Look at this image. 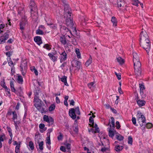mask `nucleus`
<instances>
[{"mask_svg": "<svg viewBox=\"0 0 153 153\" xmlns=\"http://www.w3.org/2000/svg\"><path fill=\"white\" fill-rule=\"evenodd\" d=\"M140 45L146 50L147 53L149 52L151 48V43L149 40L140 42Z\"/></svg>", "mask_w": 153, "mask_h": 153, "instance_id": "6", "label": "nucleus"}, {"mask_svg": "<svg viewBox=\"0 0 153 153\" xmlns=\"http://www.w3.org/2000/svg\"><path fill=\"white\" fill-rule=\"evenodd\" d=\"M37 88H36V90L35 91V95L36 96H37L39 94V92H37V90L39 92H40L39 89L38 88V87H36Z\"/></svg>", "mask_w": 153, "mask_h": 153, "instance_id": "43", "label": "nucleus"}, {"mask_svg": "<svg viewBox=\"0 0 153 153\" xmlns=\"http://www.w3.org/2000/svg\"><path fill=\"white\" fill-rule=\"evenodd\" d=\"M139 3H140V2L138 0H134L133 1V4L137 6H138V4Z\"/></svg>", "mask_w": 153, "mask_h": 153, "instance_id": "47", "label": "nucleus"}, {"mask_svg": "<svg viewBox=\"0 0 153 153\" xmlns=\"http://www.w3.org/2000/svg\"><path fill=\"white\" fill-rule=\"evenodd\" d=\"M139 87L140 91V92L141 93V92L143 93V92H141V91H143L145 89L144 85L142 84H139Z\"/></svg>", "mask_w": 153, "mask_h": 153, "instance_id": "48", "label": "nucleus"}, {"mask_svg": "<svg viewBox=\"0 0 153 153\" xmlns=\"http://www.w3.org/2000/svg\"><path fill=\"white\" fill-rule=\"evenodd\" d=\"M65 145L66 146V148L68 149H71V145L70 144L67 143L65 144Z\"/></svg>", "mask_w": 153, "mask_h": 153, "instance_id": "57", "label": "nucleus"}, {"mask_svg": "<svg viewBox=\"0 0 153 153\" xmlns=\"http://www.w3.org/2000/svg\"><path fill=\"white\" fill-rule=\"evenodd\" d=\"M75 52L76 54L77 57L78 58H81V55L79 50L78 48H76L75 49Z\"/></svg>", "mask_w": 153, "mask_h": 153, "instance_id": "36", "label": "nucleus"}, {"mask_svg": "<svg viewBox=\"0 0 153 153\" xmlns=\"http://www.w3.org/2000/svg\"><path fill=\"white\" fill-rule=\"evenodd\" d=\"M67 76H64L62 78H61L60 79L62 82L64 83V84L65 85L68 86V84L67 82Z\"/></svg>", "mask_w": 153, "mask_h": 153, "instance_id": "25", "label": "nucleus"}, {"mask_svg": "<svg viewBox=\"0 0 153 153\" xmlns=\"http://www.w3.org/2000/svg\"><path fill=\"white\" fill-rule=\"evenodd\" d=\"M108 148L107 147H103L101 148V150L102 152H104L108 151Z\"/></svg>", "mask_w": 153, "mask_h": 153, "instance_id": "45", "label": "nucleus"}, {"mask_svg": "<svg viewBox=\"0 0 153 153\" xmlns=\"http://www.w3.org/2000/svg\"><path fill=\"white\" fill-rule=\"evenodd\" d=\"M50 27L51 28H52L53 29H55L56 28V25L54 24H50L49 25Z\"/></svg>", "mask_w": 153, "mask_h": 153, "instance_id": "55", "label": "nucleus"}, {"mask_svg": "<svg viewBox=\"0 0 153 153\" xmlns=\"http://www.w3.org/2000/svg\"><path fill=\"white\" fill-rule=\"evenodd\" d=\"M95 116L93 113L92 114V116L90 117L89 119V122L90 123L89 124L90 126L93 125L94 124V118L95 117Z\"/></svg>", "mask_w": 153, "mask_h": 153, "instance_id": "21", "label": "nucleus"}, {"mask_svg": "<svg viewBox=\"0 0 153 153\" xmlns=\"http://www.w3.org/2000/svg\"><path fill=\"white\" fill-rule=\"evenodd\" d=\"M39 149L41 150L43 149V141H41L39 143Z\"/></svg>", "mask_w": 153, "mask_h": 153, "instance_id": "40", "label": "nucleus"}, {"mask_svg": "<svg viewBox=\"0 0 153 153\" xmlns=\"http://www.w3.org/2000/svg\"><path fill=\"white\" fill-rule=\"evenodd\" d=\"M34 99V105L35 107L42 113L45 112L46 110L44 108L45 106L42 101L37 98H35Z\"/></svg>", "mask_w": 153, "mask_h": 153, "instance_id": "3", "label": "nucleus"}, {"mask_svg": "<svg viewBox=\"0 0 153 153\" xmlns=\"http://www.w3.org/2000/svg\"><path fill=\"white\" fill-rule=\"evenodd\" d=\"M124 3V0H117V4L118 6L121 7Z\"/></svg>", "mask_w": 153, "mask_h": 153, "instance_id": "32", "label": "nucleus"}, {"mask_svg": "<svg viewBox=\"0 0 153 153\" xmlns=\"http://www.w3.org/2000/svg\"><path fill=\"white\" fill-rule=\"evenodd\" d=\"M111 124L112 126H111V128H115V123H114V120L113 117H111Z\"/></svg>", "mask_w": 153, "mask_h": 153, "instance_id": "39", "label": "nucleus"}, {"mask_svg": "<svg viewBox=\"0 0 153 153\" xmlns=\"http://www.w3.org/2000/svg\"><path fill=\"white\" fill-rule=\"evenodd\" d=\"M123 149V146L117 145L115 146V149L117 152H120Z\"/></svg>", "mask_w": 153, "mask_h": 153, "instance_id": "27", "label": "nucleus"}, {"mask_svg": "<svg viewBox=\"0 0 153 153\" xmlns=\"http://www.w3.org/2000/svg\"><path fill=\"white\" fill-rule=\"evenodd\" d=\"M7 129L8 132L10 133V137L12 136V130L10 127H7Z\"/></svg>", "mask_w": 153, "mask_h": 153, "instance_id": "46", "label": "nucleus"}, {"mask_svg": "<svg viewBox=\"0 0 153 153\" xmlns=\"http://www.w3.org/2000/svg\"><path fill=\"white\" fill-rule=\"evenodd\" d=\"M116 138L119 140L121 141L123 139V137L118 134H116Z\"/></svg>", "mask_w": 153, "mask_h": 153, "instance_id": "34", "label": "nucleus"}, {"mask_svg": "<svg viewBox=\"0 0 153 153\" xmlns=\"http://www.w3.org/2000/svg\"><path fill=\"white\" fill-rule=\"evenodd\" d=\"M34 40L39 45H40L42 43V40L40 37L36 36L34 37Z\"/></svg>", "mask_w": 153, "mask_h": 153, "instance_id": "17", "label": "nucleus"}, {"mask_svg": "<svg viewBox=\"0 0 153 153\" xmlns=\"http://www.w3.org/2000/svg\"><path fill=\"white\" fill-rule=\"evenodd\" d=\"M152 126V125L150 123H149L146 124V127L148 128H151Z\"/></svg>", "mask_w": 153, "mask_h": 153, "instance_id": "50", "label": "nucleus"}, {"mask_svg": "<svg viewBox=\"0 0 153 153\" xmlns=\"http://www.w3.org/2000/svg\"><path fill=\"white\" fill-rule=\"evenodd\" d=\"M128 143L129 144H130L131 145L132 144V137L131 136H129L128 137Z\"/></svg>", "mask_w": 153, "mask_h": 153, "instance_id": "42", "label": "nucleus"}, {"mask_svg": "<svg viewBox=\"0 0 153 153\" xmlns=\"http://www.w3.org/2000/svg\"><path fill=\"white\" fill-rule=\"evenodd\" d=\"M92 62V58L91 56H90L88 59L86 61L85 63V65L88 67L90 65Z\"/></svg>", "mask_w": 153, "mask_h": 153, "instance_id": "24", "label": "nucleus"}, {"mask_svg": "<svg viewBox=\"0 0 153 153\" xmlns=\"http://www.w3.org/2000/svg\"><path fill=\"white\" fill-rule=\"evenodd\" d=\"M13 117L12 119H13L14 122V125L15 126L16 128V129L17 127V124L18 123V122L16 121V120L17 119V115L15 111H13Z\"/></svg>", "mask_w": 153, "mask_h": 153, "instance_id": "13", "label": "nucleus"}, {"mask_svg": "<svg viewBox=\"0 0 153 153\" xmlns=\"http://www.w3.org/2000/svg\"><path fill=\"white\" fill-rule=\"evenodd\" d=\"M60 31L61 33L63 35H64L67 32H68V31L70 32V30L64 26H62L61 28Z\"/></svg>", "mask_w": 153, "mask_h": 153, "instance_id": "16", "label": "nucleus"}, {"mask_svg": "<svg viewBox=\"0 0 153 153\" xmlns=\"http://www.w3.org/2000/svg\"><path fill=\"white\" fill-rule=\"evenodd\" d=\"M5 25L4 24H1L0 25V29L1 30H3L5 27Z\"/></svg>", "mask_w": 153, "mask_h": 153, "instance_id": "61", "label": "nucleus"}, {"mask_svg": "<svg viewBox=\"0 0 153 153\" xmlns=\"http://www.w3.org/2000/svg\"><path fill=\"white\" fill-rule=\"evenodd\" d=\"M54 123V120L51 117H48V126H52Z\"/></svg>", "mask_w": 153, "mask_h": 153, "instance_id": "29", "label": "nucleus"}, {"mask_svg": "<svg viewBox=\"0 0 153 153\" xmlns=\"http://www.w3.org/2000/svg\"><path fill=\"white\" fill-rule=\"evenodd\" d=\"M9 37L8 34L7 33H5L3 36H1L0 38V44L2 43L3 42H4L5 40L8 38Z\"/></svg>", "mask_w": 153, "mask_h": 153, "instance_id": "14", "label": "nucleus"}, {"mask_svg": "<svg viewBox=\"0 0 153 153\" xmlns=\"http://www.w3.org/2000/svg\"><path fill=\"white\" fill-rule=\"evenodd\" d=\"M140 42L149 39L148 35L145 31H142L140 35Z\"/></svg>", "mask_w": 153, "mask_h": 153, "instance_id": "8", "label": "nucleus"}, {"mask_svg": "<svg viewBox=\"0 0 153 153\" xmlns=\"http://www.w3.org/2000/svg\"><path fill=\"white\" fill-rule=\"evenodd\" d=\"M137 121L140 125L142 127L145 125V118L140 111H138L137 115Z\"/></svg>", "mask_w": 153, "mask_h": 153, "instance_id": "5", "label": "nucleus"}, {"mask_svg": "<svg viewBox=\"0 0 153 153\" xmlns=\"http://www.w3.org/2000/svg\"><path fill=\"white\" fill-rule=\"evenodd\" d=\"M43 120L45 121L48 122V116L45 115L43 117Z\"/></svg>", "mask_w": 153, "mask_h": 153, "instance_id": "59", "label": "nucleus"}, {"mask_svg": "<svg viewBox=\"0 0 153 153\" xmlns=\"http://www.w3.org/2000/svg\"><path fill=\"white\" fill-rule=\"evenodd\" d=\"M60 41L61 43L64 45H65L67 43L64 35H63L62 36L60 37Z\"/></svg>", "mask_w": 153, "mask_h": 153, "instance_id": "23", "label": "nucleus"}, {"mask_svg": "<svg viewBox=\"0 0 153 153\" xmlns=\"http://www.w3.org/2000/svg\"><path fill=\"white\" fill-rule=\"evenodd\" d=\"M60 149L61 151L64 152H65L66 151L65 147L62 146L60 147Z\"/></svg>", "mask_w": 153, "mask_h": 153, "instance_id": "53", "label": "nucleus"}, {"mask_svg": "<svg viewBox=\"0 0 153 153\" xmlns=\"http://www.w3.org/2000/svg\"><path fill=\"white\" fill-rule=\"evenodd\" d=\"M117 62L120 64H122L124 62V60L120 57H118L117 58Z\"/></svg>", "mask_w": 153, "mask_h": 153, "instance_id": "28", "label": "nucleus"}, {"mask_svg": "<svg viewBox=\"0 0 153 153\" xmlns=\"http://www.w3.org/2000/svg\"><path fill=\"white\" fill-rule=\"evenodd\" d=\"M20 143L18 145H17L16 147L15 152L16 153H20Z\"/></svg>", "mask_w": 153, "mask_h": 153, "instance_id": "38", "label": "nucleus"}, {"mask_svg": "<svg viewBox=\"0 0 153 153\" xmlns=\"http://www.w3.org/2000/svg\"><path fill=\"white\" fill-rule=\"evenodd\" d=\"M5 137V135L3 134L2 135H0V142H2L4 141V138Z\"/></svg>", "mask_w": 153, "mask_h": 153, "instance_id": "51", "label": "nucleus"}, {"mask_svg": "<svg viewBox=\"0 0 153 153\" xmlns=\"http://www.w3.org/2000/svg\"><path fill=\"white\" fill-rule=\"evenodd\" d=\"M18 82L20 84L22 83L23 79L22 77L21 76H18L17 78Z\"/></svg>", "mask_w": 153, "mask_h": 153, "instance_id": "35", "label": "nucleus"}, {"mask_svg": "<svg viewBox=\"0 0 153 153\" xmlns=\"http://www.w3.org/2000/svg\"><path fill=\"white\" fill-rule=\"evenodd\" d=\"M94 83L93 82H91L88 84V86L89 88H91L93 86Z\"/></svg>", "mask_w": 153, "mask_h": 153, "instance_id": "58", "label": "nucleus"}, {"mask_svg": "<svg viewBox=\"0 0 153 153\" xmlns=\"http://www.w3.org/2000/svg\"><path fill=\"white\" fill-rule=\"evenodd\" d=\"M76 114L79 115L80 114L79 107H76L75 109L71 108L69 112V116L73 119H75L76 118Z\"/></svg>", "mask_w": 153, "mask_h": 153, "instance_id": "4", "label": "nucleus"}, {"mask_svg": "<svg viewBox=\"0 0 153 153\" xmlns=\"http://www.w3.org/2000/svg\"><path fill=\"white\" fill-rule=\"evenodd\" d=\"M39 131L41 133L47 130V128L45 127L44 124L41 123L39 125Z\"/></svg>", "mask_w": 153, "mask_h": 153, "instance_id": "19", "label": "nucleus"}, {"mask_svg": "<svg viewBox=\"0 0 153 153\" xmlns=\"http://www.w3.org/2000/svg\"><path fill=\"white\" fill-rule=\"evenodd\" d=\"M63 138L62 135L61 134H60V135L58 137V140H61Z\"/></svg>", "mask_w": 153, "mask_h": 153, "instance_id": "62", "label": "nucleus"}, {"mask_svg": "<svg viewBox=\"0 0 153 153\" xmlns=\"http://www.w3.org/2000/svg\"><path fill=\"white\" fill-rule=\"evenodd\" d=\"M29 146L31 150H33L34 148L33 143L32 141H30L29 143Z\"/></svg>", "mask_w": 153, "mask_h": 153, "instance_id": "41", "label": "nucleus"}, {"mask_svg": "<svg viewBox=\"0 0 153 153\" xmlns=\"http://www.w3.org/2000/svg\"><path fill=\"white\" fill-rule=\"evenodd\" d=\"M43 31L42 30H41L38 28L36 31V33L37 35H42L43 34Z\"/></svg>", "mask_w": 153, "mask_h": 153, "instance_id": "37", "label": "nucleus"}, {"mask_svg": "<svg viewBox=\"0 0 153 153\" xmlns=\"http://www.w3.org/2000/svg\"><path fill=\"white\" fill-rule=\"evenodd\" d=\"M134 68V73L137 77L141 75V64L139 58L136 52L133 53Z\"/></svg>", "mask_w": 153, "mask_h": 153, "instance_id": "2", "label": "nucleus"}, {"mask_svg": "<svg viewBox=\"0 0 153 153\" xmlns=\"http://www.w3.org/2000/svg\"><path fill=\"white\" fill-rule=\"evenodd\" d=\"M39 28L41 30H42L43 31L45 29V27L44 26L42 25L40 26L39 27Z\"/></svg>", "mask_w": 153, "mask_h": 153, "instance_id": "64", "label": "nucleus"}, {"mask_svg": "<svg viewBox=\"0 0 153 153\" xmlns=\"http://www.w3.org/2000/svg\"><path fill=\"white\" fill-rule=\"evenodd\" d=\"M132 121L133 123V124L135 125H136V119L134 117H133L132 119Z\"/></svg>", "mask_w": 153, "mask_h": 153, "instance_id": "52", "label": "nucleus"}, {"mask_svg": "<svg viewBox=\"0 0 153 153\" xmlns=\"http://www.w3.org/2000/svg\"><path fill=\"white\" fill-rule=\"evenodd\" d=\"M90 126L92 127V128L89 130V132H91L92 133H94L99 132L100 129L97 124H95Z\"/></svg>", "mask_w": 153, "mask_h": 153, "instance_id": "10", "label": "nucleus"}, {"mask_svg": "<svg viewBox=\"0 0 153 153\" xmlns=\"http://www.w3.org/2000/svg\"><path fill=\"white\" fill-rule=\"evenodd\" d=\"M115 74L116 76L117 77L118 79L119 80H120L121 79V74L119 73H117L116 72H115Z\"/></svg>", "mask_w": 153, "mask_h": 153, "instance_id": "44", "label": "nucleus"}, {"mask_svg": "<svg viewBox=\"0 0 153 153\" xmlns=\"http://www.w3.org/2000/svg\"><path fill=\"white\" fill-rule=\"evenodd\" d=\"M56 106L54 104H52L48 108V110L50 111H53L55 108Z\"/></svg>", "mask_w": 153, "mask_h": 153, "instance_id": "31", "label": "nucleus"}, {"mask_svg": "<svg viewBox=\"0 0 153 153\" xmlns=\"http://www.w3.org/2000/svg\"><path fill=\"white\" fill-rule=\"evenodd\" d=\"M111 22L113 23V26L116 27L117 26V21L115 17L113 16L112 17Z\"/></svg>", "mask_w": 153, "mask_h": 153, "instance_id": "22", "label": "nucleus"}, {"mask_svg": "<svg viewBox=\"0 0 153 153\" xmlns=\"http://www.w3.org/2000/svg\"><path fill=\"white\" fill-rule=\"evenodd\" d=\"M13 111H12L10 110H9L6 114L7 116L11 115L12 114H13Z\"/></svg>", "mask_w": 153, "mask_h": 153, "instance_id": "56", "label": "nucleus"}, {"mask_svg": "<svg viewBox=\"0 0 153 153\" xmlns=\"http://www.w3.org/2000/svg\"><path fill=\"white\" fill-rule=\"evenodd\" d=\"M30 5L32 7H36L34 1L33 0H31L30 1Z\"/></svg>", "mask_w": 153, "mask_h": 153, "instance_id": "49", "label": "nucleus"}, {"mask_svg": "<svg viewBox=\"0 0 153 153\" xmlns=\"http://www.w3.org/2000/svg\"><path fill=\"white\" fill-rule=\"evenodd\" d=\"M118 91L119 93L120 94H122L123 93V92L121 90V87H120V86L118 88Z\"/></svg>", "mask_w": 153, "mask_h": 153, "instance_id": "60", "label": "nucleus"}, {"mask_svg": "<svg viewBox=\"0 0 153 153\" xmlns=\"http://www.w3.org/2000/svg\"><path fill=\"white\" fill-rule=\"evenodd\" d=\"M80 62L74 60L72 62V66L78 70L80 68Z\"/></svg>", "mask_w": 153, "mask_h": 153, "instance_id": "12", "label": "nucleus"}, {"mask_svg": "<svg viewBox=\"0 0 153 153\" xmlns=\"http://www.w3.org/2000/svg\"><path fill=\"white\" fill-rule=\"evenodd\" d=\"M137 102L138 105L140 107L144 105L146 103V102L144 100L140 99L137 100Z\"/></svg>", "mask_w": 153, "mask_h": 153, "instance_id": "18", "label": "nucleus"}, {"mask_svg": "<svg viewBox=\"0 0 153 153\" xmlns=\"http://www.w3.org/2000/svg\"><path fill=\"white\" fill-rule=\"evenodd\" d=\"M20 67L22 74L24 76L27 69V62L26 60H23L21 63Z\"/></svg>", "mask_w": 153, "mask_h": 153, "instance_id": "7", "label": "nucleus"}, {"mask_svg": "<svg viewBox=\"0 0 153 153\" xmlns=\"http://www.w3.org/2000/svg\"><path fill=\"white\" fill-rule=\"evenodd\" d=\"M60 55V61L62 62L65 60L67 58V55L65 51H63L61 53Z\"/></svg>", "mask_w": 153, "mask_h": 153, "instance_id": "15", "label": "nucleus"}, {"mask_svg": "<svg viewBox=\"0 0 153 153\" xmlns=\"http://www.w3.org/2000/svg\"><path fill=\"white\" fill-rule=\"evenodd\" d=\"M64 18L65 19V23L68 27L71 28H74V24L71 16V10L68 6L65 5L64 7Z\"/></svg>", "mask_w": 153, "mask_h": 153, "instance_id": "1", "label": "nucleus"}, {"mask_svg": "<svg viewBox=\"0 0 153 153\" xmlns=\"http://www.w3.org/2000/svg\"><path fill=\"white\" fill-rule=\"evenodd\" d=\"M116 127L117 129H119L120 128V123L118 121H117L116 123Z\"/></svg>", "mask_w": 153, "mask_h": 153, "instance_id": "54", "label": "nucleus"}, {"mask_svg": "<svg viewBox=\"0 0 153 153\" xmlns=\"http://www.w3.org/2000/svg\"><path fill=\"white\" fill-rule=\"evenodd\" d=\"M56 103L57 104L59 103L60 102V100L59 98L57 97H56Z\"/></svg>", "mask_w": 153, "mask_h": 153, "instance_id": "63", "label": "nucleus"}, {"mask_svg": "<svg viewBox=\"0 0 153 153\" xmlns=\"http://www.w3.org/2000/svg\"><path fill=\"white\" fill-rule=\"evenodd\" d=\"M99 136L101 140L102 141L103 139H106L105 135L104 133H100L99 134Z\"/></svg>", "mask_w": 153, "mask_h": 153, "instance_id": "26", "label": "nucleus"}, {"mask_svg": "<svg viewBox=\"0 0 153 153\" xmlns=\"http://www.w3.org/2000/svg\"><path fill=\"white\" fill-rule=\"evenodd\" d=\"M109 137L113 138L114 135L117 134L118 133L116 131L114 130V128H111V126L110 125V128L109 129Z\"/></svg>", "mask_w": 153, "mask_h": 153, "instance_id": "11", "label": "nucleus"}, {"mask_svg": "<svg viewBox=\"0 0 153 153\" xmlns=\"http://www.w3.org/2000/svg\"><path fill=\"white\" fill-rule=\"evenodd\" d=\"M48 56L50 59L53 62H55L57 61V56L56 52L54 51L53 52L50 53L48 54Z\"/></svg>", "mask_w": 153, "mask_h": 153, "instance_id": "9", "label": "nucleus"}, {"mask_svg": "<svg viewBox=\"0 0 153 153\" xmlns=\"http://www.w3.org/2000/svg\"><path fill=\"white\" fill-rule=\"evenodd\" d=\"M26 22V21L25 19L22 20V21L20 22V29L22 30L24 29V27L25 26Z\"/></svg>", "mask_w": 153, "mask_h": 153, "instance_id": "20", "label": "nucleus"}, {"mask_svg": "<svg viewBox=\"0 0 153 153\" xmlns=\"http://www.w3.org/2000/svg\"><path fill=\"white\" fill-rule=\"evenodd\" d=\"M4 88L5 89V91H6V94L8 96H10V89L7 88L6 86H4Z\"/></svg>", "mask_w": 153, "mask_h": 153, "instance_id": "33", "label": "nucleus"}, {"mask_svg": "<svg viewBox=\"0 0 153 153\" xmlns=\"http://www.w3.org/2000/svg\"><path fill=\"white\" fill-rule=\"evenodd\" d=\"M10 85L11 91L13 92H15L16 91V90L14 88V85L13 84V82L12 81H11L10 82Z\"/></svg>", "mask_w": 153, "mask_h": 153, "instance_id": "30", "label": "nucleus"}]
</instances>
